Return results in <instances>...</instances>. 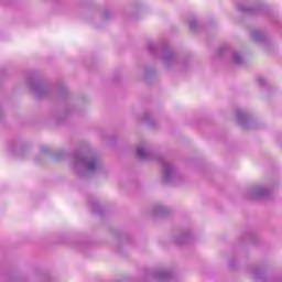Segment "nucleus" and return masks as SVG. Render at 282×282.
<instances>
[{"label":"nucleus","mask_w":282,"mask_h":282,"mask_svg":"<svg viewBox=\"0 0 282 282\" xmlns=\"http://www.w3.org/2000/svg\"><path fill=\"white\" fill-rule=\"evenodd\" d=\"M72 166L78 175L85 177L86 173H98L102 163H100V159L94 152L75 153Z\"/></svg>","instance_id":"nucleus-1"},{"label":"nucleus","mask_w":282,"mask_h":282,"mask_svg":"<svg viewBox=\"0 0 282 282\" xmlns=\"http://www.w3.org/2000/svg\"><path fill=\"white\" fill-rule=\"evenodd\" d=\"M47 151H50V149L47 148L42 149V153H47Z\"/></svg>","instance_id":"nucleus-15"},{"label":"nucleus","mask_w":282,"mask_h":282,"mask_svg":"<svg viewBox=\"0 0 282 282\" xmlns=\"http://www.w3.org/2000/svg\"><path fill=\"white\" fill-rule=\"evenodd\" d=\"M153 279L156 281H169L171 279V272L166 269H156L153 272Z\"/></svg>","instance_id":"nucleus-6"},{"label":"nucleus","mask_w":282,"mask_h":282,"mask_svg":"<svg viewBox=\"0 0 282 282\" xmlns=\"http://www.w3.org/2000/svg\"><path fill=\"white\" fill-rule=\"evenodd\" d=\"M174 62H175V54H173V52H165L163 54L164 65L169 67V65H171V63H174Z\"/></svg>","instance_id":"nucleus-10"},{"label":"nucleus","mask_w":282,"mask_h":282,"mask_svg":"<svg viewBox=\"0 0 282 282\" xmlns=\"http://www.w3.org/2000/svg\"><path fill=\"white\" fill-rule=\"evenodd\" d=\"M137 156L140 158V160H151V150L149 149V144H139L137 147Z\"/></svg>","instance_id":"nucleus-5"},{"label":"nucleus","mask_w":282,"mask_h":282,"mask_svg":"<svg viewBox=\"0 0 282 282\" xmlns=\"http://www.w3.org/2000/svg\"><path fill=\"white\" fill-rule=\"evenodd\" d=\"M0 116H1V112H0Z\"/></svg>","instance_id":"nucleus-18"},{"label":"nucleus","mask_w":282,"mask_h":282,"mask_svg":"<svg viewBox=\"0 0 282 282\" xmlns=\"http://www.w3.org/2000/svg\"><path fill=\"white\" fill-rule=\"evenodd\" d=\"M236 116H237V120L241 124V127H243V129H248L249 119H248V115L246 113V111L237 110Z\"/></svg>","instance_id":"nucleus-7"},{"label":"nucleus","mask_w":282,"mask_h":282,"mask_svg":"<svg viewBox=\"0 0 282 282\" xmlns=\"http://www.w3.org/2000/svg\"><path fill=\"white\" fill-rule=\"evenodd\" d=\"M188 239L187 236H183L182 238L176 240V243H186V240Z\"/></svg>","instance_id":"nucleus-13"},{"label":"nucleus","mask_w":282,"mask_h":282,"mask_svg":"<svg viewBox=\"0 0 282 282\" xmlns=\"http://www.w3.org/2000/svg\"><path fill=\"white\" fill-rule=\"evenodd\" d=\"M197 21L196 20H191L189 21V30H192V32H197Z\"/></svg>","instance_id":"nucleus-12"},{"label":"nucleus","mask_w":282,"mask_h":282,"mask_svg":"<svg viewBox=\"0 0 282 282\" xmlns=\"http://www.w3.org/2000/svg\"><path fill=\"white\" fill-rule=\"evenodd\" d=\"M252 39L258 43H265V35L261 31H253Z\"/></svg>","instance_id":"nucleus-11"},{"label":"nucleus","mask_w":282,"mask_h":282,"mask_svg":"<svg viewBox=\"0 0 282 282\" xmlns=\"http://www.w3.org/2000/svg\"><path fill=\"white\" fill-rule=\"evenodd\" d=\"M257 82L259 85H265V79L263 77H258Z\"/></svg>","instance_id":"nucleus-14"},{"label":"nucleus","mask_w":282,"mask_h":282,"mask_svg":"<svg viewBox=\"0 0 282 282\" xmlns=\"http://www.w3.org/2000/svg\"><path fill=\"white\" fill-rule=\"evenodd\" d=\"M175 177V166H173V163L163 160L162 161V180L166 184L173 182V178Z\"/></svg>","instance_id":"nucleus-2"},{"label":"nucleus","mask_w":282,"mask_h":282,"mask_svg":"<svg viewBox=\"0 0 282 282\" xmlns=\"http://www.w3.org/2000/svg\"><path fill=\"white\" fill-rule=\"evenodd\" d=\"M153 47V45H150V50Z\"/></svg>","instance_id":"nucleus-17"},{"label":"nucleus","mask_w":282,"mask_h":282,"mask_svg":"<svg viewBox=\"0 0 282 282\" xmlns=\"http://www.w3.org/2000/svg\"><path fill=\"white\" fill-rule=\"evenodd\" d=\"M31 91L35 98H43L47 94V87L41 83H31Z\"/></svg>","instance_id":"nucleus-4"},{"label":"nucleus","mask_w":282,"mask_h":282,"mask_svg":"<svg viewBox=\"0 0 282 282\" xmlns=\"http://www.w3.org/2000/svg\"><path fill=\"white\" fill-rule=\"evenodd\" d=\"M268 195H270V191L262 185H253L248 192L249 199H263L268 197Z\"/></svg>","instance_id":"nucleus-3"},{"label":"nucleus","mask_w":282,"mask_h":282,"mask_svg":"<svg viewBox=\"0 0 282 282\" xmlns=\"http://www.w3.org/2000/svg\"><path fill=\"white\" fill-rule=\"evenodd\" d=\"M253 276L257 279V272H253Z\"/></svg>","instance_id":"nucleus-16"},{"label":"nucleus","mask_w":282,"mask_h":282,"mask_svg":"<svg viewBox=\"0 0 282 282\" xmlns=\"http://www.w3.org/2000/svg\"><path fill=\"white\" fill-rule=\"evenodd\" d=\"M153 215H166L169 213V207L163 204H156L152 209Z\"/></svg>","instance_id":"nucleus-8"},{"label":"nucleus","mask_w":282,"mask_h":282,"mask_svg":"<svg viewBox=\"0 0 282 282\" xmlns=\"http://www.w3.org/2000/svg\"><path fill=\"white\" fill-rule=\"evenodd\" d=\"M231 61L235 65H242L243 56H241V53H239V51H232Z\"/></svg>","instance_id":"nucleus-9"}]
</instances>
